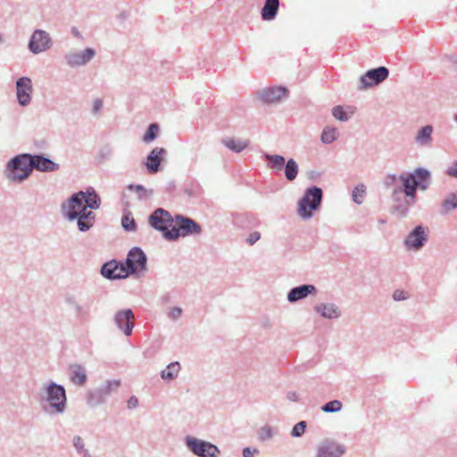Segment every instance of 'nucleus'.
Masks as SVG:
<instances>
[{
  "instance_id": "1",
  "label": "nucleus",
  "mask_w": 457,
  "mask_h": 457,
  "mask_svg": "<svg viewBox=\"0 0 457 457\" xmlns=\"http://www.w3.org/2000/svg\"><path fill=\"white\" fill-rule=\"evenodd\" d=\"M84 192L80 191L63 205L64 214L69 220L78 219V226L81 231H85L92 227L94 216L92 212L87 210L84 201Z\"/></svg>"
},
{
  "instance_id": "2",
  "label": "nucleus",
  "mask_w": 457,
  "mask_h": 457,
  "mask_svg": "<svg viewBox=\"0 0 457 457\" xmlns=\"http://www.w3.org/2000/svg\"><path fill=\"white\" fill-rule=\"evenodd\" d=\"M31 171V155L25 154L14 157L8 162L5 174L9 180L20 182L27 179Z\"/></svg>"
},
{
  "instance_id": "3",
  "label": "nucleus",
  "mask_w": 457,
  "mask_h": 457,
  "mask_svg": "<svg viewBox=\"0 0 457 457\" xmlns=\"http://www.w3.org/2000/svg\"><path fill=\"white\" fill-rule=\"evenodd\" d=\"M201 232V226L195 220L177 215L174 219L172 228L166 234V238L169 240H176L180 237H185L191 235H199Z\"/></svg>"
},
{
  "instance_id": "4",
  "label": "nucleus",
  "mask_w": 457,
  "mask_h": 457,
  "mask_svg": "<svg viewBox=\"0 0 457 457\" xmlns=\"http://www.w3.org/2000/svg\"><path fill=\"white\" fill-rule=\"evenodd\" d=\"M322 190L320 187H312L308 188L298 204V215L303 219H309L312 216L321 202Z\"/></svg>"
},
{
  "instance_id": "5",
  "label": "nucleus",
  "mask_w": 457,
  "mask_h": 457,
  "mask_svg": "<svg viewBox=\"0 0 457 457\" xmlns=\"http://www.w3.org/2000/svg\"><path fill=\"white\" fill-rule=\"evenodd\" d=\"M149 223L155 229L162 231L166 238L167 232L170 231L174 225V219L171 218L167 211L157 209L150 216Z\"/></svg>"
},
{
  "instance_id": "6",
  "label": "nucleus",
  "mask_w": 457,
  "mask_h": 457,
  "mask_svg": "<svg viewBox=\"0 0 457 457\" xmlns=\"http://www.w3.org/2000/svg\"><path fill=\"white\" fill-rule=\"evenodd\" d=\"M126 265L130 273L145 270L146 265V256L141 249L135 247L129 251L126 261Z\"/></svg>"
},
{
  "instance_id": "7",
  "label": "nucleus",
  "mask_w": 457,
  "mask_h": 457,
  "mask_svg": "<svg viewBox=\"0 0 457 457\" xmlns=\"http://www.w3.org/2000/svg\"><path fill=\"white\" fill-rule=\"evenodd\" d=\"M187 445L195 454L201 457H215L219 453L214 445L195 438L188 439Z\"/></svg>"
},
{
  "instance_id": "8",
  "label": "nucleus",
  "mask_w": 457,
  "mask_h": 457,
  "mask_svg": "<svg viewBox=\"0 0 457 457\" xmlns=\"http://www.w3.org/2000/svg\"><path fill=\"white\" fill-rule=\"evenodd\" d=\"M47 399L51 406L61 412L64 410L66 403V395L64 388L61 386L51 384L47 389Z\"/></svg>"
},
{
  "instance_id": "9",
  "label": "nucleus",
  "mask_w": 457,
  "mask_h": 457,
  "mask_svg": "<svg viewBox=\"0 0 457 457\" xmlns=\"http://www.w3.org/2000/svg\"><path fill=\"white\" fill-rule=\"evenodd\" d=\"M388 76V70L385 67H379L378 69L368 71L361 78L360 87L361 89H364L369 87H372L374 85H378V83L385 80Z\"/></svg>"
},
{
  "instance_id": "10",
  "label": "nucleus",
  "mask_w": 457,
  "mask_h": 457,
  "mask_svg": "<svg viewBox=\"0 0 457 457\" xmlns=\"http://www.w3.org/2000/svg\"><path fill=\"white\" fill-rule=\"evenodd\" d=\"M51 44L49 35L44 30L37 29L33 33L29 46L31 52L38 54L48 49Z\"/></svg>"
},
{
  "instance_id": "11",
  "label": "nucleus",
  "mask_w": 457,
  "mask_h": 457,
  "mask_svg": "<svg viewBox=\"0 0 457 457\" xmlns=\"http://www.w3.org/2000/svg\"><path fill=\"white\" fill-rule=\"evenodd\" d=\"M104 277L108 278H124L130 274L126 264L118 263L117 262H110L105 263L101 270Z\"/></svg>"
},
{
  "instance_id": "12",
  "label": "nucleus",
  "mask_w": 457,
  "mask_h": 457,
  "mask_svg": "<svg viewBox=\"0 0 457 457\" xmlns=\"http://www.w3.org/2000/svg\"><path fill=\"white\" fill-rule=\"evenodd\" d=\"M17 98L21 105H27L31 100L32 81L28 77H22L16 82Z\"/></svg>"
},
{
  "instance_id": "13",
  "label": "nucleus",
  "mask_w": 457,
  "mask_h": 457,
  "mask_svg": "<svg viewBox=\"0 0 457 457\" xmlns=\"http://www.w3.org/2000/svg\"><path fill=\"white\" fill-rule=\"evenodd\" d=\"M134 314L131 310H123L117 312L115 316V321L118 327L121 329H124V333L127 336L131 334L132 328L134 327Z\"/></svg>"
},
{
  "instance_id": "14",
  "label": "nucleus",
  "mask_w": 457,
  "mask_h": 457,
  "mask_svg": "<svg viewBox=\"0 0 457 457\" xmlns=\"http://www.w3.org/2000/svg\"><path fill=\"white\" fill-rule=\"evenodd\" d=\"M287 94V90L286 87H276L262 90L260 97L264 103L271 104L285 98Z\"/></svg>"
},
{
  "instance_id": "15",
  "label": "nucleus",
  "mask_w": 457,
  "mask_h": 457,
  "mask_svg": "<svg viewBox=\"0 0 457 457\" xmlns=\"http://www.w3.org/2000/svg\"><path fill=\"white\" fill-rule=\"evenodd\" d=\"M165 150L162 147L154 148L147 156L145 166L149 173L154 174L159 170Z\"/></svg>"
},
{
  "instance_id": "16",
  "label": "nucleus",
  "mask_w": 457,
  "mask_h": 457,
  "mask_svg": "<svg viewBox=\"0 0 457 457\" xmlns=\"http://www.w3.org/2000/svg\"><path fill=\"white\" fill-rule=\"evenodd\" d=\"M344 453L341 445L334 442H326L320 445L316 457H340Z\"/></svg>"
},
{
  "instance_id": "17",
  "label": "nucleus",
  "mask_w": 457,
  "mask_h": 457,
  "mask_svg": "<svg viewBox=\"0 0 457 457\" xmlns=\"http://www.w3.org/2000/svg\"><path fill=\"white\" fill-rule=\"evenodd\" d=\"M32 170L36 169L40 171H54L58 168V165L50 159L45 158L40 155H31Z\"/></svg>"
},
{
  "instance_id": "18",
  "label": "nucleus",
  "mask_w": 457,
  "mask_h": 457,
  "mask_svg": "<svg viewBox=\"0 0 457 457\" xmlns=\"http://www.w3.org/2000/svg\"><path fill=\"white\" fill-rule=\"evenodd\" d=\"M425 240H426L425 229L421 226H418L408 236V237L405 240V244L408 247H413L415 249H418L422 245V243Z\"/></svg>"
},
{
  "instance_id": "19",
  "label": "nucleus",
  "mask_w": 457,
  "mask_h": 457,
  "mask_svg": "<svg viewBox=\"0 0 457 457\" xmlns=\"http://www.w3.org/2000/svg\"><path fill=\"white\" fill-rule=\"evenodd\" d=\"M314 291L315 287L312 285H303L301 287H297L293 288L289 292L287 299L289 302H295L306 297L309 294H312Z\"/></svg>"
},
{
  "instance_id": "20",
  "label": "nucleus",
  "mask_w": 457,
  "mask_h": 457,
  "mask_svg": "<svg viewBox=\"0 0 457 457\" xmlns=\"http://www.w3.org/2000/svg\"><path fill=\"white\" fill-rule=\"evenodd\" d=\"M400 179L403 182L404 188V194L414 199L417 190V181H415V176L412 174L401 175Z\"/></svg>"
},
{
  "instance_id": "21",
  "label": "nucleus",
  "mask_w": 457,
  "mask_h": 457,
  "mask_svg": "<svg viewBox=\"0 0 457 457\" xmlns=\"http://www.w3.org/2000/svg\"><path fill=\"white\" fill-rule=\"evenodd\" d=\"M278 0H266L265 4L262 10V17L265 21L272 20L278 9Z\"/></svg>"
},
{
  "instance_id": "22",
  "label": "nucleus",
  "mask_w": 457,
  "mask_h": 457,
  "mask_svg": "<svg viewBox=\"0 0 457 457\" xmlns=\"http://www.w3.org/2000/svg\"><path fill=\"white\" fill-rule=\"evenodd\" d=\"M415 176V181H417V187H420L421 189H426L430 178V173L425 169H417L412 174Z\"/></svg>"
},
{
  "instance_id": "23",
  "label": "nucleus",
  "mask_w": 457,
  "mask_h": 457,
  "mask_svg": "<svg viewBox=\"0 0 457 457\" xmlns=\"http://www.w3.org/2000/svg\"><path fill=\"white\" fill-rule=\"evenodd\" d=\"M223 144L228 149L239 153L248 146V141L228 138L223 140Z\"/></svg>"
},
{
  "instance_id": "24",
  "label": "nucleus",
  "mask_w": 457,
  "mask_h": 457,
  "mask_svg": "<svg viewBox=\"0 0 457 457\" xmlns=\"http://www.w3.org/2000/svg\"><path fill=\"white\" fill-rule=\"evenodd\" d=\"M432 127H423L416 136V141L421 145H428L431 141Z\"/></svg>"
},
{
  "instance_id": "25",
  "label": "nucleus",
  "mask_w": 457,
  "mask_h": 457,
  "mask_svg": "<svg viewBox=\"0 0 457 457\" xmlns=\"http://www.w3.org/2000/svg\"><path fill=\"white\" fill-rule=\"evenodd\" d=\"M180 369L179 362H172L167 366V368L162 371V378L165 380L173 379L179 373Z\"/></svg>"
},
{
  "instance_id": "26",
  "label": "nucleus",
  "mask_w": 457,
  "mask_h": 457,
  "mask_svg": "<svg viewBox=\"0 0 457 457\" xmlns=\"http://www.w3.org/2000/svg\"><path fill=\"white\" fill-rule=\"evenodd\" d=\"M83 201L88 209H97L99 207V197L95 192L84 193Z\"/></svg>"
},
{
  "instance_id": "27",
  "label": "nucleus",
  "mask_w": 457,
  "mask_h": 457,
  "mask_svg": "<svg viewBox=\"0 0 457 457\" xmlns=\"http://www.w3.org/2000/svg\"><path fill=\"white\" fill-rule=\"evenodd\" d=\"M315 310L317 312L320 313L325 318H335L337 317V309L333 304H322L320 306H316Z\"/></svg>"
},
{
  "instance_id": "28",
  "label": "nucleus",
  "mask_w": 457,
  "mask_h": 457,
  "mask_svg": "<svg viewBox=\"0 0 457 457\" xmlns=\"http://www.w3.org/2000/svg\"><path fill=\"white\" fill-rule=\"evenodd\" d=\"M457 208V191L447 196L442 203V211L446 213Z\"/></svg>"
},
{
  "instance_id": "29",
  "label": "nucleus",
  "mask_w": 457,
  "mask_h": 457,
  "mask_svg": "<svg viewBox=\"0 0 457 457\" xmlns=\"http://www.w3.org/2000/svg\"><path fill=\"white\" fill-rule=\"evenodd\" d=\"M297 173H298V165L293 159H290L287 162L286 168H285L286 178L288 180L292 181L293 179H295V177L297 176Z\"/></svg>"
},
{
  "instance_id": "30",
  "label": "nucleus",
  "mask_w": 457,
  "mask_h": 457,
  "mask_svg": "<svg viewBox=\"0 0 457 457\" xmlns=\"http://www.w3.org/2000/svg\"><path fill=\"white\" fill-rule=\"evenodd\" d=\"M337 136V130L335 128L327 127L324 129L322 135H321V140L325 144H330L332 143Z\"/></svg>"
},
{
  "instance_id": "31",
  "label": "nucleus",
  "mask_w": 457,
  "mask_h": 457,
  "mask_svg": "<svg viewBox=\"0 0 457 457\" xmlns=\"http://www.w3.org/2000/svg\"><path fill=\"white\" fill-rule=\"evenodd\" d=\"M86 374L80 367L72 368L71 381L78 385H82L86 381Z\"/></svg>"
},
{
  "instance_id": "32",
  "label": "nucleus",
  "mask_w": 457,
  "mask_h": 457,
  "mask_svg": "<svg viewBox=\"0 0 457 457\" xmlns=\"http://www.w3.org/2000/svg\"><path fill=\"white\" fill-rule=\"evenodd\" d=\"M159 127L157 124L153 123L149 126L147 132L143 137V140L146 143H149L155 139L156 135L158 133Z\"/></svg>"
},
{
  "instance_id": "33",
  "label": "nucleus",
  "mask_w": 457,
  "mask_h": 457,
  "mask_svg": "<svg viewBox=\"0 0 457 457\" xmlns=\"http://www.w3.org/2000/svg\"><path fill=\"white\" fill-rule=\"evenodd\" d=\"M366 190L363 185L358 186L353 191V199L356 204H361L365 195Z\"/></svg>"
},
{
  "instance_id": "34",
  "label": "nucleus",
  "mask_w": 457,
  "mask_h": 457,
  "mask_svg": "<svg viewBox=\"0 0 457 457\" xmlns=\"http://www.w3.org/2000/svg\"><path fill=\"white\" fill-rule=\"evenodd\" d=\"M342 408L341 402L337 400H334L331 402H328L325 405L321 407V410L325 412H335L340 411Z\"/></svg>"
},
{
  "instance_id": "35",
  "label": "nucleus",
  "mask_w": 457,
  "mask_h": 457,
  "mask_svg": "<svg viewBox=\"0 0 457 457\" xmlns=\"http://www.w3.org/2000/svg\"><path fill=\"white\" fill-rule=\"evenodd\" d=\"M268 159L272 164V167L278 170H281L285 164V158L280 155H270Z\"/></svg>"
},
{
  "instance_id": "36",
  "label": "nucleus",
  "mask_w": 457,
  "mask_h": 457,
  "mask_svg": "<svg viewBox=\"0 0 457 457\" xmlns=\"http://www.w3.org/2000/svg\"><path fill=\"white\" fill-rule=\"evenodd\" d=\"M83 58L81 53L71 54L68 57V62L71 65H83L85 64V60H82Z\"/></svg>"
},
{
  "instance_id": "37",
  "label": "nucleus",
  "mask_w": 457,
  "mask_h": 457,
  "mask_svg": "<svg viewBox=\"0 0 457 457\" xmlns=\"http://www.w3.org/2000/svg\"><path fill=\"white\" fill-rule=\"evenodd\" d=\"M332 113L333 116L339 120L345 121L348 120V116L342 106L334 107Z\"/></svg>"
},
{
  "instance_id": "38",
  "label": "nucleus",
  "mask_w": 457,
  "mask_h": 457,
  "mask_svg": "<svg viewBox=\"0 0 457 457\" xmlns=\"http://www.w3.org/2000/svg\"><path fill=\"white\" fill-rule=\"evenodd\" d=\"M306 428V423L305 421H300L297 424H295L292 429V436H301Z\"/></svg>"
},
{
  "instance_id": "39",
  "label": "nucleus",
  "mask_w": 457,
  "mask_h": 457,
  "mask_svg": "<svg viewBox=\"0 0 457 457\" xmlns=\"http://www.w3.org/2000/svg\"><path fill=\"white\" fill-rule=\"evenodd\" d=\"M121 223H122V227L126 230H134L135 228H136V224H135L134 219L132 217H129V216H124L122 218Z\"/></svg>"
},
{
  "instance_id": "40",
  "label": "nucleus",
  "mask_w": 457,
  "mask_h": 457,
  "mask_svg": "<svg viewBox=\"0 0 457 457\" xmlns=\"http://www.w3.org/2000/svg\"><path fill=\"white\" fill-rule=\"evenodd\" d=\"M272 436V431L269 427H263L261 428L259 436L262 440H266L270 438Z\"/></svg>"
},
{
  "instance_id": "41",
  "label": "nucleus",
  "mask_w": 457,
  "mask_h": 457,
  "mask_svg": "<svg viewBox=\"0 0 457 457\" xmlns=\"http://www.w3.org/2000/svg\"><path fill=\"white\" fill-rule=\"evenodd\" d=\"M81 54L84 57L82 60H85V63H87L95 55V51L92 48H87L85 51L81 52Z\"/></svg>"
},
{
  "instance_id": "42",
  "label": "nucleus",
  "mask_w": 457,
  "mask_h": 457,
  "mask_svg": "<svg viewBox=\"0 0 457 457\" xmlns=\"http://www.w3.org/2000/svg\"><path fill=\"white\" fill-rule=\"evenodd\" d=\"M261 237V235L259 232L254 231L249 235L246 241L250 245H253L255 242H257Z\"/></svg>"
},
{
  "instance_id": "43",
  "label": "nucleus",
  "mask_w": 457,
  "mask_h": 457,
  "mask_svg": "<svg viewBox=\"0 0 457 457\" xmlns=\"http://www.w3.org/2000/svg\"><path fill=\"white\" fill-rule=\"evenodd\" d=\"M393 297L395 301H400L407 298V294L402 290H395Z\"/></svg>"
},
{
  "instance_id": "44",
  "label": "nucleus",
  "mask_w": 457,
  "mask_h": 457,
  "mask_svg": "<svg viewBox=\"0 0 457 457\" xmlns=\"http://www.w3.org/2000/svg\"><path fill=\"white\" fill-rule=\"evenodd\" d=\"M447 174L450 177L457 178V162L447 170Z\"/></svg>"
},
{
  "instance_id": "45",
  "label": "nucleus",
  "mask_w": 457,
  "mask_h": 457,
  "mask_svg": "<svg viewBox=\"0 0 457 457\" xmlns=\"http://www.w3.org/2000/svg\"><path fill=\"white\" fill-rule=\"evenodd\" d=\"M74 446L78 449V451H81L84 445H83V441L81 439L80 436H76L74 437Z\"/></svg>"
},
{
  "instance_id": "46",
  "label": "nucleus",
  "mask_w": 457,
  "mask_h": 457,
  "mask_svg": "<svg viewBox=\"0 0 457 457\" xmlns=\"http://www.w3.org/2000/svg\"><path fill=\"white\" fill-rule=\"evenodd\" d=\"M182 310L180 308L175 307L170 311V317L173 319H177L181 315Z\"/></svg>"
},
{
  "instance_id": "47",
  "label": "nucleus",
  "mask_w": 457,
  "mask_h": 457,
  "mask_svg": "<svg viewBox=\"0 0 457 457\" xmlns=\"http://www.w3.org/2000/svg\"><path fill=\"white\" fill-rule=\"evenodd\" d=\"M137 404H138V400L135 396L130 397L129 400L128 401V407L129 409L137 407Z\"/></svg>"
},
{
  "instance_id": "48",
  "label": "nucleus",
  "mask_w": 457,
  "mask_h": 457,
  "mask_svg": "<svg viewBox=\"0 0 457 457\" xmlns=\"http://www.w3.org/2000/svg\"><path fill=\"white\" fill-rule=\"evenodd\" d=\"M103 103L100 99H96L94 103V112H97L102 108Z\"/></svg>"
},
{
  "instance_id": "49",
  "label": "nucleus",
  "mask_w": 457,
  "mask_h": 457,
  "mask_svg": "<svg viewBox=\"0 0 457 457\" xmlns=\"http://www.w3.org/2000/svg\"><path fill=\"white\" fill-rule=\"evenodd\" d=\"M253 452H256V450L252 451L250 448L247 447L243 450V455L244 457H252Z\"/></svg>"
},
{
  "instance_id": "50",
  "label": "nucleus",
  "mask_w": 457,
  "mask_h": 457,
  "mask_svg": "<svg viewBox=\"0 0 457 457\" xmlns=\"http://www.w3.org/2000/svg\"><path fill=\"white\" fill-rule=\"evenodd\" d=\"M120 383L118 381H115L113 383H110L109 384V386H113L115 388H117L119 386Z\"/></svg>"
},
{
  "instance_id": "51",
  "label": "nucleus",
  "mask_w": 457,
  "mask_h": 457,
  "mask_svg": "<svg viewBox=\"0 0 457 457\" xmlns=\"http://www.w3.org/2000/svg\"><path fill=\"white\" fill-rule=\"evenodd\" d=\"M84 456H85V457H89L88 453H87V452H85Z\"/></svg>"
},
{
  "instance_id": "52",
  "label": "nucleus",
  "mask_w": 457,
  "mask_h": 457,
  "mask_svg": "<svg viewBox=\"0 0 457 457\" xmlns=\"http://www.w3.org/2000/svg\"><path fill=\"white\" fill-rule=\"evenodd\" d=\"M455 120H457V114L455 115Z\"/></svg>"
}]
</instances>
